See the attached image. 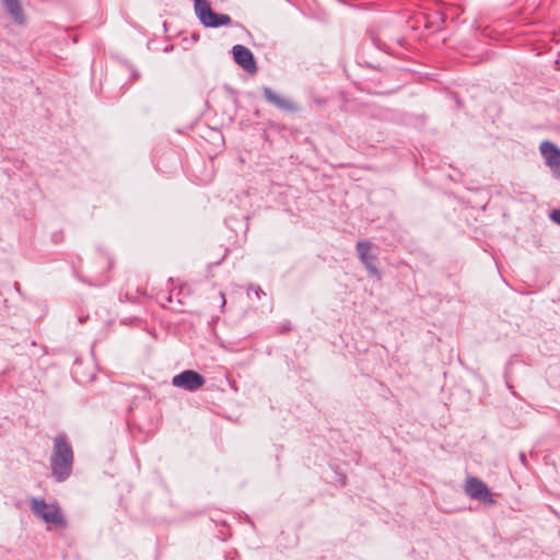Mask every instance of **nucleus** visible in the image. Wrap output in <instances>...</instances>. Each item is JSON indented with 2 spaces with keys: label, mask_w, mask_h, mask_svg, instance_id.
<instances>
[{
  "label": "nucleus",
  "mask_w": 560,
  "mask_h": 560,
  "mask_svg": "<svg viewBox=\"0 0 560 560\" xmlns=\"http://www.w3.org/2000/svg\"><path fill=\"white\" fill-rule=\"evenodd\" d=\"M371 40L380 49L393 56H401L406 39L394 25H382L370 33Z\"/></svg>",
  "instance_id": "nucleus-2"
},
{
  "label": "nucleus",
  "mask_w": 560,
  "mask_h": 560,
  "mask_svg": "<svg viewBox=\"0 0 560 560\" xmlns=\"http://www.w3.org/2000/svg\"><path fill=\"white\" fill-rule=\"evenodd\" d=\"M262 94H264L265 100L268 103L272 104L273 106H276L277 108H279L281 110L290 112V113H294L298 110V106L293 102L277 94L275 91H272L268 86L262 88Z\"/></svg>",
  "instance_id": "nucleus-10"
},
{
  "label": "nucleus",
  "mask_w": 560,
  "mask_h": 560,
  "mask_svg": "<svg viewBox=\"0 0 560 560\" xmlns=\"http://www.w3.org/2000/svg\"><path fill=\"white\" fill-rule=\"evenodd\" d=\"M550 219L560 225V209H555L552 210V212L550 213Z\"/></svg>",
  "instance_id": "nucleus-12"
},
{
  "label": "nucleus",
  "mask_w": 560,
  "mask_h": 560,
  "mask_svg": "<svg viewBox=\"0 0 560 560\" xmlns=\"http://www.w3.org/2000/svg\"><path fill=\"white\" fill-rule=\"evenodd\" d=\"M226 559L228 560H240L238 559V555H237V552L235 550L228 552L226 553Z\"/></svg>",
  "instance_id": "nucleus-13"
},
{
  "label": "nucleus",
  "mask_w": 560,
  "mask_h": 560,
  "mask_svg": "<svg viewBox=\"0 0 560 560\" xmlns=\"http://www.w3.org/2000/svg\"><path fill=\"white\" fill-rule=\"evenodd\" d=\"M32 512L47 524L66 527L67 522L57 503H47L44 499L33 498L31 501Z\"/></svg>",
  "instance_id": "nucleus-3"
},
{
  "label": "nucleus",
  "mask_w": 560,
  "mask_h": 560,
  "mask_svg": "<svg viewBox=\"0 0 560 560\" xmlns=\"http://www.w3.org/2000/svg\"><path fill=\"white\" fill-rule=\"evenodd\" d=\"M194 7L197 18L206 27L217 28L230 25L232 22L229 14L215 13L208 0H195Z\"/></svg>",
  "instance_id": "nucleus-4"
},
{
  "label": "nucleus",
  "mask_w": 560,
  "mask_h": 560,
  "mask_svg": "<svg viewBox=\"0 0 560 560\" xmlns=\"http://www.w3.org/2000/svg\"><path fill=\"white\" fill-rule=\"evenodd\" d=\"M205 384V376L194 370H185L172 378L173 386L191 393L198 390Z\"/></svg>",
  "instance_id": "nucleus-6"
},
{
  "label": "nucleus",
  "mask_w": 560,
  "mask_h": 560,
  "mask_svg": "<svg viewBox=\"0 0 560 560\" xmlns=\"http://www.w3.org/2000/svg\"><path fill=\"white\" fill-rule=\"evenodd\" d=\"M539 149L552 174L560 177V149L550 141H542Z\"/></svg>",
  "instance_id": "nucleus-8"
},
{
  "label": "nucleus",
  "mask_w": 560,
  "mask_h": 560,
  "mask_svg": "<svg viewBox=\"0 0 560 560\" xmlns=\"http://www.w3.org/2000/svg\"><path fill=\"white\" fill-rule=\"evenodd\" d=\"M235 62L247 72H255L257 70L256 61L250 49L243 45H235L232 48Z\"/></svg>",
  "instance_id": "nucleus-9"
},
{
  "label": "nucleus",
  "mask_w": 560,
  "mask_h": 560,
  "mask_svg": "<svg viewBox=\"0 0 560 560\" xmlns=\"http://www.w3.org/2000/svg\"><path fill=\"white\" fill-rule=\"evenodd\" d=\"M374 247L375 245L372 242L365 240L358 241L355 244L357 254L361 264L365 267L371 276L375 277L376 279H381L382 273L376 264L377 257L373 253Z\"/></svg>",
  "instance_id": "nucleus-5"
},
{
  "label": "nucleus",
  "mask_w": 560,
  "mask_h": 560,
  "mask_svg": "<svg viewBox=\"0 0 560 560\" xmlns=\"http://www.w3.org/2000/svg\"><path fill=\"white\" fill-rule=\"evenodd\" d=\"M7 14L19 25L24 24L25 16L21 5V0H1Z\"/></svg>",
  "instance_id": "nucleus-11"
},
{
  "label": "nucleus",
  "mask_w": 560,
  "mask_h": 560,
  "mask_svg": "<svg viewBox=\"0 0 560 560\" xmlns=\"http://www.w3.org/2000/svg\"><path fill=\"white\" fill-rule=\"evenodd\" d=\"M465 492L475 500L489 503L493 501L492 493L487 485L477 477H468L466 479Z\"/></svg>",
  "instance_id": "nucleus-7"
},
{
  "label": "nucleus",
  "mask_w": 560,
  "mask_h": 560,
  "mask_svg": "<svg viewBox=\"0 0 560 560\" xmlns=\"http://www.w3.org/2000/svg\"><path fill=\"white\" fill-rule=\"evenodd\" d=\"M49 464L51 477L57 482L66 481L72 474L74 453L68 435L63 432L52 439Z\"/></svg>",
  "instance_id": "nucleus-1"
},
{
  "label": "nucleus",
  "mask_w": 560,
  "mask_h": 560,
  "mask_svg": "<svg viewBox=\"0 0 560 560\" xmlns=\"http://www.w3.org/2000/svg\"><path fill=\"white\" fill-rule=\"evenodd\" d=\"M260 293H262V294H264V292H262L261 288H260V287H256V288H255V294H256V296H257L258 299H260Z\"/></svg>",
  "instance_id": "nucleus-15"
},
{
  "label": "nucleus",
  "mask_w": 560,
  "mask_h": 560,
  "mask_svg": "<svg viewBox=\"0 0 560 560\" xmlns=\"http://www.w3.org/2000/svg\"><path fill=\"white\" fill-rule=\"evenodd\" d=\"M520 460L522 462L523 465H526V455H525V453H521L520 454Z\"/></svg>",
  "instance_id": "nucleus-16"
},
{
  "label": "nucleus",
  "mask_w": 560,
  "mask_h": 560,
  "mask_svg": "<svg viewBox=\"0 0 560 560\" xmlns=\"http://www.w3.org/2000/svg\"><path fill=\"white\" fill-rule=\"evenodd\" d=\"M52 240L55 243H59L62 241V233L61 232H57L52 235Z\"/></svg>",
  "instance_id": "nucleus-14"
}]
</instances>
